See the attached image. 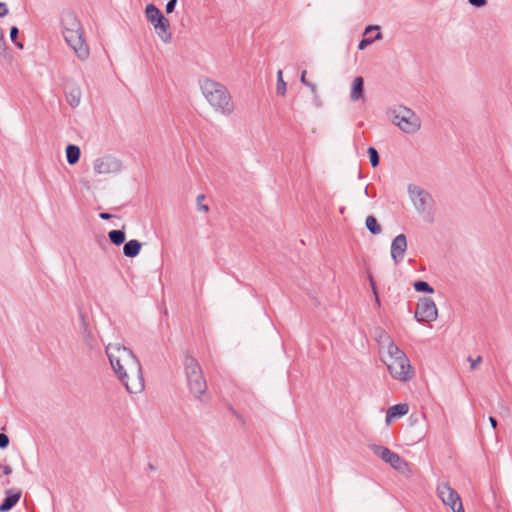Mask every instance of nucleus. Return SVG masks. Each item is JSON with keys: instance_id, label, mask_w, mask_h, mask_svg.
Instances as JSON below:
<instances>
[{"instance_id": "31", "label": "nucleus", "mask_w": 512, "mask_h": 512, "mask_svg": "<svg viewBox=\"0 0 512 512\" xmlns=\"http://www.w3.org/2000/svg\"><path fill=\"white\" fill-rule=\"evenodd\" d=\"M204 199H205V196L203 194H200L197 196L198 210L203 211V212H208L209 211L208 205H201V201Z\"/></svg>"}, {"instance_id": "45", "label": "nucleus", "mask_w": 512, "mask_h": 512, "mask_svg": "<svg viewBox=\"0 0 512 512\" xmlns=\"http://www.w3.org/2000/svg\"><path fill=\"white\" fill-rule=\"evenodd\" d=\"M381 333H383V334L385 335L386 339H387V340H389V336H387V335L384 333V331H381Z\"/></svg>"}, {"instance_id": "29", "label": "nucleus", "mask_w": 512, "mask_h": 512, "mask_svg": "<svg viewBox=\"0 0 512 512\" xmlns=\"http://www.w3.org/2000/svg\"><path fill=\"white\" fill-rule=\"evenodd\" d=\"M7 50V45L4 39V32L2 28H0V56L4 55Z\"/></svg>"}, {"instance_id": "44", "label": "nucleus", "mask_w": 512, "mask_h": 512, "mask_svg": "<svg viewBox=\"0 0 512 512\" xmlns=\"http://www.w3.org/2000/svg\"><path fill=\"white\" fill-rule=\"evenodd\" d=\"M4 484L9 485L10 484V480L7 479Z\"/></svg>"}, {"instance_id": "11", "label": "nucleus", "mask_w": 512, "mask_h": 512, "mask_svg": "<svg viewBox=\"0 0 512 512\" xmlns=\"http://www.w3.org/2000/svg\"><path fill=\"white\" fill-rule=\"evenodd\" d=\"M437 316L438 311L435 302L429 297L420 299L414 315L415 319L420 323L432 322L437 319Z\"/></svg>"}, {"instance_id": "40", "label": "nucleus", "mask_w": 512, "mask_h": 512, "mask_svg": "<svg viewBox=\"0 0 512 512\" xmlns=\"http://www.w3.org/2000/svg\"><path fill=\"white\" fill-rule=\"evenodd\" d=\"M305 86H307L308 88H310V90H311V92H312L313 94H316V93H317V87H316V85H315L314 83H312V82H310V81H309Z\"/></svg>"}, {"instance_id": "19", "label": "nucleus", "mask_w": 512, "mask_h": 512, "mask_svg": "<svg viewBox=\"0 0 512 512\" xmlns=\"http://www.w3.org/2000/svg\"><path fill=\"white\" fill-rule=\"evenodd\" d=\"M81 156V150L79 146L75 144H69L66 147V159L69 165L76 164Z\"/></svg>"}, {"instance_id": "8", "label": "nucleus", "mask_w": 512, "mask_h": 512, "mask_svg": "<svg viewBox=\"0 0 512 512\" xmlns=\"http://www.w3.org/2000/svg\"><path fill=\"white\" fill-rule=\"evenodd\" d=\"M408 194L419 214H431L434 200L428 191L416 184H409Z\"/></svg>"}, {"instance_id": "25", "label": "nucleus", "mask_w": 512, "mask_h": 512, "mask_svg": "<svg viewBox=\"0 0 512 512\" xmlns=\"http://www.w3.org/2000/svg\"><path fill=\"white\" fill-rule=\"evenodd\" d=\"M287 91V84L283 79L282 70H278L277 72V84H276V92L280 96H285Z\"/></svg>"}, {"instance_id": "6", "label": "nucleus", "mask_w": 512, "mask_h": 512, "mask_svg": "<svg viewBox=\"0 0 512 512\" xmlns=\"http://www.w3.org/2000/svg\"><path fill=\"white\" fill-rule=\"evenodd\" d=\"M145 15L147 20L155 28L157 35L164 43L172 41V33L170 31L169 20L164 16L161 10L154 4H147L145 7Z\"/></svg>"}, {"instance_id": "27", "label": "nucleus", "mask_w": 512, "mask_h": 512, "mask_svg": "<svg viewBox=\"0 0 512 512\" xmlns=\"http://www.w3.org/2000/svg\"><path fill=\"white\" fill-rule=\"evenodd\" d=\"M382 39V33L381 32H377V34L375 35V37L373 38H368V37H364L358 44V49L359 50H364L368 45L372 44L374 41H377V40H380Z\"/></svg>"}, {"instance_id": "35", "label": "nucleus", "mask_w": 512, "mask_h": 512, "mask_svg": "<svg viewBox=\"0 0 512 512\" xmlns=\"http://www.w3.org/2000/svg\"><path fill=\"white\" fill-rule=\"evenodd\" d=\"M367 278H368V281L370 283L372 292L376 291L377 290V286H376L375 280H374V278H373V276H372V274L370 272H368Z\"/></svg>"}, {"instance_id": "10", "label": "nucleus", "mask_w": 512, "mask_h": 512, "mask_svg": "<svg viewBox=\"0 0 512 512\" xmlns=\"http://www.w3.org/2000/svg\"><path fill=\"white\" fill-rule=\"evenodd\" d=\"M437 491L442 502L449 506L453 512H465L460 495L448 483L439 485Z\"/></svg>"}, {"instance_id": "24", "label": "nucleus", "mask_w": 512, "mask_h": 512, "mask_svg": "<svg viewBox=\"0 0 512 512\" xmlns=\"http://www.w3.org/2000/svg\"><path fill=\"white\" fill-rule=\"evenodd\" d=\"M413 288L416 292L419 293H427L432 294L434 293V288L426 281L424 280H417L413 283Z\"/></svg>"}, {"instance_id": "7", "label": "nucleus", "mask_w": 512, "mask_h": 512, "mask_svg": "<svg viewBox=\"0 0 512 512\" xmlns=\"http://www.w3.org/2000/svg\"><path fill=\"white\" fill-rule=\"evenodd\" d=\"M393 359L394 360H392V358H382L390 375L394 379L402 382L411 380L414 376V370L407 356L401 358L394 357Z\"/></svg>"}, {"instance_id": "30", "label": "nucleus", "mask_w": 512, "mask_h": 512, "mask_svg": "<svg viewBox=\"0 0 512 512\" xmlns=\"http://www.w3.org/2000/svg\"><path fill=\"white\" fill-rule=\"evenodd\" d=\"M10 440L5 433L0 432V449H6L9 446Z\"/></svg>"}, {"instance_id": "34", "label": "nucleus", "mask_w": 512, "mask_h": 512, "mask_svg": "<svg viewBox=\"0 0 512 512\" xmlns=\"http://www.w3.org/2000/svg\"><path fill=\"white\" fill-rule=\"evenodd\" d=\"M468 360L471 362V369L474 370L476 366L482 361V357L478 356L476 359L468 357Z\"/></svg>"}, {"instance_id": "20", "label": "nucleus", "mask_w": 512, "mask_h": 512, "mask_svg": "<svg viewBox=\"0 0 512 512\" xmlns=\"http://www.w3.org/2000/svg\"><path fill=\"white\" fill-rule=\"evenodd\" d=\"M108 238L112 244L120 246L125 244L126 234L122 229L111 230L108 232Z\"/></svg>"}, {"instance_id": "46", "label": "nucleus", "mask_w": 512, "mask_h": 512, "mask_svg": "<svg viewBox=\"0 0 512 512\" xmlns=\"http://www.w3.org/2000/svg\"><path fill=\"white\" fill-rule=\"evenodd\" d=\"M365 194L368 195V186L365 188Z\"/></svg>"}, {"instance_id": "39", "label": "nucleus", "mask_w": 512, "mask_h": 512, "mask_svg": "<svg viewBox=\"0 0 512 512\" xmlns=\"http://www.w3.org/2000/svg\"><path fill=\"white\" fill-rule=\"evenodd\" d=\"M307 71L304 70L301 73L300 81L303 85H306L309 81L306 79Z\"/></svg>"}, {"instance_id": "28", "label": "nucleus", "mask_w": 512, "mask_h": 512, "mask_svg": "<svg viewBox=\"0 0 512 512\" xmlns=\"http://www.w3.org/2000/svg\"><path fill=\"white\" fill-rule=\"evenodd\" d=\"M18 35H19V29L16 26H12L10 28V39L19 49H23V47H24L23 43L17 41Z\"/></svg>"}, {"instance_id": "5", "label": "nucleus", "mask_w": 512, "mask_h": 512, "mask_svg": "<svg viewBox=\"0 0 512 512\" xmlns=\"http://www.w3.org/2000/svg\"><path fill=\"white\" fill-rule=\"evenodd\" d=\"M389 113L392 116V122L405 133H416L421 127L420 118L408 107L399 105L390 110Z\"/></svg>"}, {"instance_id": "12", "label": "nucleus", "mask_w": 512, "mask_h": 512, "mask_svg": "<svg viewBox=\"0 0 512 512\" xmlns=\"http://www.w3.org/2000/svg\"><path fill=\"white\" fill-rule=\"evenodd\" d=\"M122 169V163L117 158L107 155L94 161V171L97 174H115Z\"/></svg>"}, {"instance_id": "1", "label": "nucleus", "mask_w": 512, "mask_h": 512, "mask_svg": "<svg viewBox=\"0 0 512 512\" xmlns=\"http://www.w3.org/2000/svg\"><path fill=\"white\" fill-rule=\"evenodd\" d=\"M106 355L118 379L131 394L144 389L142 367L132 350L120 344L106 346Z\"/></svg>"}, {"instance_id": "26", "label": "nucleus", "mask_w": 512, "mask_h": 512, "mask_svg": "<svg viewBox=\"0 0 512 512\" xmlns=\"http://www.w3.org/2000/svg\"><path fill=\"white\" fill-rule=\"evenodd\" d=\"M367 153L369 155V160H370L371 166L373 168L377 167L380 163V156H379V153L376 150V148L370 146L367 150Z\"/></svg>"}, {"instance_id": "18", "label": "nucleus", "mask_w": 512, "mask_h": 512, "mask_svg": "<svg viewBox=\"0 0 512 512\" xmlns=\"http://www.w3.org/2000/svg\"><path fill=\"white\" fill-rule=\"evenodd\" d=\"M142 248V243L136 239L125 242L123 246V254L128 258H134L139 255Z\"/></svg>"}, {"instance_id": "13", "label": "nucleus", "mask_w": 512, "mask_h": 512, "mask_svg": "<svg viewBox=\"0 0 512 512\" xmlns=\"http://www.w3.org/2000/svg\"><path fill=\"white\" fill-rule=\"evenodd\" d=\"M79 319H80L79 332L82 336V340H83L84 344L90 351L98 348L97 339L90 329L86 315L82 311L79 312Z\"/></svg>"}, {"instance_id": "43", "label": "nucleus", "mask_w": 512, "mask_h": 512, "mask_svg": "<svg viewBox=\"0 0 512 512\" xmlns=\"http://www.w3.org/2000/svg\"><path fill=\"white\" fill-rule=\"evenodd\" d=\"M148 468H149V470H151V471H154V470H155L154 465H153V464H151V463H149V464H148Z\"/></svg>"}, {"instance_id": "21", "label": "nucleus", "mask_w": 512, "mask_h": 512, "mask_svg": "<svg viewBox=\"0 0 512 512\" xmlns=\"http://www.w3.org/2000/svg\"><path fill=\"white\" fill-rule=\"evenodd\" d=\"M365 226L372 235H378L382 231L381 225L373 215L367 216Z\"/></svg>"}, {"instance_id": "3", "label": "nucleus", "mask_w": 512, "mask_h": 512, "mask_svg": "<svg viewBox=\"0 0 512 512\" xmlns=\"http://www.w3.org/2000/svg\"><path fill=\"white\" fill-rule=\"evenodd\" d=\"M202 94L210 105L223 115L229 116L234 111L228 89L220 82L205 78L200 81Z\"/></svg>"}, {"instance_id": "32", "label": "nucleus", "mask_w": 512, "mask_h": 512, "mask_svg": "<svg viewBox=\"0 0 512 512\" xmlns=\"http://www.w3.org/2000/svg\"><path fill=\"white\" fill-rule=\"evenodd\" d=\"M177 4V0H169L166 4L165 11L167 14H170L174 11Z\"/></svg>"}, {"instance_id": "14", "label": "nucleus", "mask_w": 512, "mask_h": 512, "mask_svg": "<svg viewBox=\"0 0 512 512\" xmlns=\"http://www.w3.org/2000/svg\"><path fill=\"white\" fill-rule=\"evenodd\" d=\"M407 250V238L404 234L397 235L391 243V258L395 264L403 261Z\"/></svg>"}, {"instance_id": "4", "label": "nucleus", "mask_w": 512, "mask_h": 512, "mask_svg": "<svg viewBox=\"0 0 512 512\" xmlns=\"http://www.w3.org/2000/svg\"><path fill=\"white\" fill-rule=\"evenodd\" d=\"M183 365L189 391L196 399L201 400L207 391V382L200 364L194 357L186 353Z\"/></svg>"}, {"instance_id": "22", "label": "nucleus", "mask_w": 512, "mask_h": 512, "mask_svg": "<svg viewBox=\"0 0 512 512\" xmlns=\"http://www.w3.org/2000/svg\"><path fill=\"white\" fill-rule=\"evenodd\" d=\"M81 92L79 88H72L69 92L66 93L67 102L72 107H77L80 103Z\"/></svg>"}, {"instance_id": "23", "label": "nucleus", "mask_w": 512, "mask_h": 512, "mask_svg": "<svg viewBox=\"0 0 512 512\" xmlns=\"http://www.w3.org/2000/svg\"><path fill=\"white\" fill-rule=\"evenodd\" d=\"M403 356H406L405 353L393 342L389 341V344L387 346V355L383 358H401Z\"/></svg>"}, {"instance_id": "17", "label": "nucleus", "mask_w": 512, "mask_h": 512, "mask_svg": "<svg viewBox=\"0 0 512 512\" xmlns=\"http://www.w3.org/2000/svg\"><path fill=\"white\" fill-rule=\"evenodd\" d=\"M364 97V78L361 76H357L354 78L351 91H350V99L352 101H358Z\"/></svg>"}, {"instance_id": "37", "label": "nucleus", "mask_w": 512, "mask_h": 512, "mask_svg": "<svg viewBox=\"0 0 512 512\" xmlns=\"http://www.w3.org/2000/svg\"><path fill=\"white\" fill-rule=\"evenodd\" d=\"M374 30H377V32H380V27L377 25H368L364 30V35H367Z\"/></svg>"}, {"instance_id": "16", "label": "nucleus", "mask_w": 512, "mask_h": 512, "mask_svg": "<svg viewBox=\"0 0 512 512\" xmlns=\"http://www.w3.org/2000/svg\"><path fill=\"white\" fill-rule=\"evenodd\" d=\"M409 411L408 404H396L388 408L386 414V422L390 423L392 419H398L406 415Z\"/></svg>"}, {"instance_id": "42", "label": "nucleus", "mask_w": 512, "mask_h": 512, "mask_svg": "<svg viewBox=\"0 0 512 512\" xmlns=\"http://www.w3.org/2000/svg\"><path fill=\"white\" fill-rule=\"evenodd\" d=\"M489 422H490V424H491L493 429H495L497 427V425H498L497 419L495 417H493V416L489 417Z\"/></svg>"}, {"instance_id": "38", "label": "nucleus", "mask_w": 512, "mask_h": 512, "mask_svg": "<svg viewBox=\"0 0 512 512\" xmlns=\"http://www.w3.org/2000/svg\"><path fill=\"white\" fill-rule=\"evenodd\" d=\"M99 217H100V219H102V220H110V219H111V218H113L114 216H113L112 214L108 213V212H101V213L99 214Z\"/></svg>"}, {"instance_id": "41", "label": "nucleus", "mask_w": 512, "mask_h": 512, "mask_svg": "<svg viewBox=\"0 0 512 512\" xmlns=\"http://www.w3.org/2000/svg\"><path fill=\"white\" fill-rule=\"evenodd\" d=\"M373 295H374L375 304L377 305V307H380L381 306V302H380V298H379V295H378V290L373 291Z\"/></svg>"}, {"instance_id": "36", "label": "nucleus", "mask_w": 512, "mask_h": 512, "mask_svg": "<svg viewBox=\"0 0 512 512\" xmlns=\"http://www.w3.org/2000/svg\"><path fill=\"white\" fill-rule=\"evenodd\" d=\"M9 10L4 2H0V17H4L8 14Z\"/></svg>"}, {"instance_id": "33", "label": "nucleus", "mask_w": 512, "mask_h": 512, "mask_svg": "<svg viewBox=\"0 0 512 512\" xmlns=\"http://www.w3.org/2000/svg\"><path fill=\"white\" fill-rule=\"evenodd\" d=\"M468 2L476 8H481L487 4L488 0H468Z\"/></svg>"}, {"instance_id": "2", "label": "nucleus", "mask_w": 512, "mask_h": 512, "mask_svg": "<svg viewBox=\"0 0 512 512\" xmlns=\"http://www.w3.org/2000/svg\"><path fill=\"white\" fill-rule=\"evenodd\" d=\"M63 36L67 44L74 50L80 60L89 56V48L83 38L82 25L77 15L71 10H65L61 14Z\"/></svg>"}, {"instance_id": "15", "label": "nucleus", "mask_w": 512, "mask_h": 512, "mask_svg": "<svg viewBox=\"0 0 512 512\" xmlns=\"http://www.w3.org/2000/svg\"><path fill=\"white\" fill-rule=\"evenodd\" d=\"M21 491L18 489H8L5 492V498L0 504V512L10 511L20 500Z\"/></svg>"}, {"instance_id": "9", "label": "nucleus", "mask_w": 512, "mask_h": 512, "mask_svg": "<svg viewBox=\"0 0 512 512\" xmlns=\"http://www.w3.org/2000/svg\"><path fill=\"white\" fill-rule=\"evenodd\" d=\"M370 449L376 456L390 464L395 470L403 471L407 467V462L398 453L391 451L385 446L371 444Z\"/></svg>"}]
</instances>
